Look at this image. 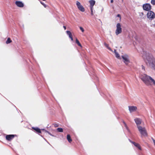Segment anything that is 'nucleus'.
I'll return each mask as SVG.
<instances>
[{
	"label": "nucleus",
	"mask_w": 155,
	"mask_h": 155,
	"mask_svg": "<svg viewBox=\"0 0 155 155\" xmlns=\"http://www.w3.org/2000/svg\"><path fill=\"white\" fill-rule=\"evenodd\" d=\"M139 77L147 85L150 86L153 84L155 86V81L151 77L145 74H140Z\"/></svg>",
	"instance_id": "1"
},
{
	"label": "nucleus",
	"mask_w": 155,
	"mask_h": 155,
	"mask_svg": "<svg viewBox=\"0 0 155 155\" xmlns=\"http://www.w3.org/2000/svg\"><path fill=\"white\" fill-rule=\"evenodd\" d=\"M143 58L147 64L155 71V59L152 55L150 54H147L146 56H143Z\"/></svg>",
	"instance_id": "2"
},
{
	"label": "nucleus",
	"mask_w": 155,
	"mask_h": 155,
	"mask_svg": "<svg viewBox=\"0 0 155 155\" xmlns=\"http://www.w3.org/2000/svg\"><path fill=\"white\" fill-rule=\"evenodd\" d=\"M137 128L142 137L147 136V133L145 127L138 126Z\"/></svg>",
	"instance_id": "3"
},
{
	"label": "nucleus",
	"mask_w": 155,
	"mask_h": 155,
	"mask_svg": "<svg viewBox=\"0 0 155 155\" xmlns=\"http://www.w3.org/2000/svg\"><path fill=\"white\" fill-rule=\"evenodd\" d=\"M121 59L123 61L126 65H127L130 62L129 56L127 54H123L121 55Z\"/></svg>",
	"instance_id": "4"
},
{
	"label": "nucleus",
	"mask_w": 155,
	"mask_h": 155,
	"mask_svg": "<svg viewBox=\"0 0 155 155\" xmlns=\"http://www.w3.org/2000/svg\"><path fill=\"white\" fill-rule=\"evenodd\" d=\"M122 32L121 25L120 23H118L116 25V29L115 31V34L116 35L121 33Z\"/></svg>",
	"instance_id": "5"
},
{
	"label": "nucleus",
	"mask_w": 155,
	"mask_h": 155,
	"mask_svg": "<svg viewBox=\"0 0 155 155\" xmlns=\"http://www.w3.org/2000/svg\"><path fill=\"white\" fill-rule=\"evenodd\" d=\"M147 18L150 20H152L155 18L154 13L152 11H149L147 14Z\"/></svg>",
	"instance_id": "6"
},
{
	"label": "nucleus",
	"mask_w": 155,
	"mask_h": 155,
	"mask_svg": "<svg viewBox=\"0 0 155 155\" xmlns=\"http://www.w3.org/2000/svg\"><path fill=\"white\" fill-rule=\"evenodd\" d=\"M76 5L79 10L82 12H84V8L82 5H81V3L79 2L78 1L76 2Z\"/></svg>",
	"instance_id": "7"
},
{
	"label": "nucleus",
	"mask_w": 155,
	"mask_h": 155,
	"mask_svg": "<svg viewBox=\"0 0 155 155\" xmlns=\"http://www.w3.org/2000/svg\"><path fill=\"white\" fill-rule=\"evenodd\" d=\"M143 7V9L146 11H149L151 9V6L149 4L147 3L144 4Z\"/></svg>",
	"instance_id": "8"
},
{
	"label": "nucleus",
	"mask_w": 155,
	"mask_h": 155,
	"mask_svg": "<svg viewBox=\"0 0 155 155\" xmlns=\"http://www.w3.org/2000/svg\"><path fill=\"white\" fill-rule=\"evenodd\" d=\"M134 120L136 124L137 128L138 126H141L140 125L141 124L142 122V120L139 118H137L134 119Z\"/></svg>",
	"instance_id": "9"
},
{
	"label": "nucleus",
	"mask_w": 155,
	"mask_h": 155,
	"mask_svg": "<svg viewBox=\"0 0 155 155\" xmlns=\"http://www.w3.org/2000/svg\"><path fill=\"white\" fill-rule=\"evenodd\" d=\"M128 108L129 111L131 113L136 111L137 110V107L136 106H129Z\"/></svg>",
	"instance_id": "10"
},
{
	"label": "nucleus",
	"mask_w": 155,
	"mask_h": 155,
	"mask_svg": "<svg viewBox=\"0 0 155 155\" xmlns=\"http://www.w3.org/2000/svg\"><path fill=\"white\" fill-rule=\"evenodd\" d=\"M15 4L17 6L21 8L23 7L24 5V4L20 1H16Z\"/></svg>",
	"instance_id": "11"
},
{
	"label": "nucleus",
	"mask_w": 155,
	"mask_h": 155,
	"mask_svg": "<svg viewBox=\"0 0 155 155\" xmlns=\"http://www.w3.org/2000/svg\"><path fill=\"white\" fill-rule=\"evenodd\" d=\"M89 2L90 4V8H93V6L95 3V1L94 0H90Z\"/></svg>",
	"instance_id": "12"
},
{
	"label": "nucleus",
	"mask_w": 155,
	"mask_h": 155,
	"mask_svg": "<svg viewBox=\"0 0 155 155\" xmlns=\"http://www.w3.org/2000/svg\"><path fill=\"white\" fill-rule=\"evenodd\" d=\"M15 136L14 135H8L6 136V138L8 140H12Z\"/></svg>",
	"instance_id": "13"
},
{
	"label": "nucleus",
	"mask_w": 155,
	"mask_h": 155,
	"mask_svg": "<svg viewBox=\"0 0 155 155\" xmlns=\"http://www.w3.org/2000/svg\"><path fill=\"white\" fill-rule=\"evenodd\" d=\"M114 53L116 58L119 59H121V56H120V55L116 51V50L115 49L114 50Z\"/></svg>",
	"instance_id": "14"
},
{
	"label": "nucleus",
	"mask_w": 155,
	"mask_h": 155,
	"mask_svg": "<svg viewBox=\"0 0 155 155\" xmlns=\"http://www.w3.org/2000/svg\"><path fill=\"white\" fill-rule=\"evenodd\" d=\"M132 143L133 144H134V145L135 147H137L138 149H139L140 150H141V147L139 145V144L135 143L134 142H132Z\"/></svg>",
	"instance_id": "15"
},
{
	"label": "nucleus",
	"mask_w": 155,
	"mask_h": 155,
	"mask_svg": "<svg viewBox=\"0 0 155 155\" xmlns=\"http://www.w3.org/2000/svg\"><path fill=\"white\" fill-rule=\"evenodd\" d=\"M32 128L38 133H41L40 129L38 127H32Z\"/></svg>",
	"instance_id": "16"
},
{
	"label": "nucleus",
	"mask_w": 155,
	"mask_h": 155,
	"mask_svg": "<svg viewBox=\"0 0 155 155\" xmlns=\"http://www.w3.org/2000/svg\"><path fill=\"white\" fill-rule=\"evenodd\" d=\"M67 139L68 142L70 143L72 141V139L71 138V137L69 134H68L67 135Z\"/></svg>",
	"instance_id": "17"
},
{
	"label": "nucleus",
	"mask_w": 155,
	"mask_h": 155,
	"mask_svg": "<svg viewBox=\"0 0 155 155\" xmlns=\"http://www.w3.org/2000/svg\"><path fill=\"white\" fill-rule=\"evenodd\" d=\"M104 45L105 46H106L107 48V49H108L110 51L113 52V51H112V50L110 47L108 46V45L106 43H104Z\"/></svg>",
	"instance_id": "18"
},
{
	"label": "nucleus",
	"mask_w": 155,
	"mask_h": 155,
	"mask_svg": "<svg viewBox=\"0 0 155 155\" xmlns=\"http://www.w3.org/2000/svg\"><path fill=\"white\" fill-rule=\"evenodd\" d=\"M66 32L67 34L68 35L70 38H71L72 37V35L70 31H66Z\"/></svg>",
	"instance_id": "19"
},
{
	"label": "nucleus",
	"mask_w": 155,
	"mask_h": 155,
	"mask_svg": "<svg viewBox=\"0 0 155 155\" xmlns=\"http://www.w3.org/2000/svg\"><path fill=\"white\" fill-rule=\"evenodd\" d=\"M76 43L78 45V46L81 47H82V46L81 45L79 42V41L77 38L76 39Z\"/></svg>",
	"instance_id": "20"
},
{
	"label": "nucleus",
	"mask_w": 155,
	"mask_h": 155,
	"mask_svg": "<svg viewBox=\"0 0 155 155\" xmlns=\"http://www.w3.org/2000/svg\"><path fill=\"white\" fill-rule=\"evenodd\" d=\"M12 41L11 40L10 38H8L6 41V43L7 44H8L12 42Z\"/></svg>",
	"instance_id": "21"
},
{
	"label": "nucleus",
	"mask_w": 155,
	"mask_h": 155,
	"mask_svg": "<svg viewBox=\"0 0 155 155\" xmlns=\"http://www.w3.org/2000/svg\"><path fill=\"white\" fill-rule=\"evenodd\" d=\"M57 130L59 132H63V129L62 128H58Z\"/></svg>",
	"instance_id": "22"
},
{
	"label": "nucleus",
	"mask_w": 155,
	"mask_h": 155,
	"mask_svg": "<svg viewBox=\"0 0 155 155\" xmlns=\"http://www.w3.org/2000/svg\"><path fill=\"white\" fill-rule=\"evenodd\" d=\"M151 3L153 5H155V0H151Z\"/></svg>",
	"instance_id": "23"
},
{
	"label": "nucleus",
	"mask_w": 155,
	"mask_h": 155,
	"mask_svg": "<svg viewBox=\"0 0 155 155\" xmlns=\"http://www.w3.org/2000/svg\"><path fill=\"white\" fill-rule=\"evenodd\" d=\"M40 3H41L43 5V6L45 7V8H46V7H47V5H46L44 3H43L42 2H40Z\"/></svg>",
	"instance_id": "24"
},
{
	"label": "nucleus",
	"mask_w": 155,
	"mask_h": 155,
	"mask_svg": "<svg viewBox=\"0 0 155 155\" xmlns=\"http://www.w3.org/2000/svg\"><path fill=\"white\" fill-rule=\"evenodd\" d=\"M81 31L83 32L84 31V29H83V28L81 27H79Z\"/></svg>",
	"instance_id": "25"
},
{
	"label": "nucleus",
	"mask_w": 155,
	"mask_h": 155,
	"mask_svg": "<svg viewBox=\"0 0 155 155\" xmlns=\"http://www.w3.org/2000/svg\"><path fill=\"white\" fill-rule=\"evenodd\" d=\"M93 8H90L91 14L92 15H93Z\"/></svg>",
	"instance_id": "26"
},
{
	"label": "nucleus",
	"mask_w": 155,
	"mask_h": 155,
	"mask_svg": "<svg viewBox=\"0 0 155 155\" xmlns=\"http://www.w3.org/2000/svg\"><path fill=\"white\" fill-rule=\"evenodd\" d=\"M124 125H125L126 129H127V130L128 131H129V130L128 128V127H127L126 123H125L124 122Z\"/></svg>",
	"instance_id": "27"
},
{
	"label": "nucleus",
	"mask_w": 155,
	"mask_h": 155,
	"mask_svg": "<svg viewBox=\"0 0 155 155\" xmlns=\"http://www.w3.org/2000/svg\"><path fill=\"white\" fill-rule=\"evenodd\" d=\"M54 126L55 127H58L59 126L58 125L56 124H53Z\"/></svg>",
	"instance_id": "28"
},
{
	"label": "nucleus",
	"mask_w": 155,
	"mask_h": 155,
	"mask_svg": "<svg viewBox=\"0 0 155 155\" xmlns=\"http://www.w3.org/2000/svg\"><path fill=\"white\" fill-rule=\"evenodd\" d=\"M152 139L153 141L154 145L155 146V140L153 138H152Z\"/></svg>",
	"instance_id": "29"
},
{
	"label": "nucleus",
	"mask_w": 155,
	"mask_h": 155,
	"mask_svg": "<svg viewBox=\"0 0 155 155\" xmlns=\"http://www.w3.org/2000/svg\"><path fill=\"white\" fill-rule=\"evenodd\" d=\"M117 17H119L120 18V19H121V17L120 15V14L117 15Z\"/></svg>",
	"instance_id": "30"
},
{
	"label": "nucleus",
	"mask_w": 155,
	"mask_h": 155,
	"mask_svg": "<svg viewBox=\"0 0 155 155\" xmlns=\"http://www.w3.org/2000/svg\"><path fill=\"white\" fill-rule=\"evenodd\" d=\"M46 132H47L49 134H50V135L52 136H53L49 132H48V131H46Z\"/></svg>",
	"instance_id": "31"
},
{
	"label": "nucleus",
	"mask_w": 155,
	"mask_h": 155,
	"mask_svg": "<svg viewBox=\"0 0 155 155\" xmlns=\"http://www.w3.org/2000/svg\"><path fill=\"white\" fill-rule=\"evenodd\" d=\"M142 68L143 69V70L144 69V67L143 66V65L142 66Z\"/></svg>",
	"instance_id": "32"
},
{
	"label": "nucleus",
	"mask_w": 155,
	"mask_h": 155,
	"mask_svg": "<svg viewBox=\"0 0 155 155\" xmlns=\"http://www.w3.org/2000/svg\"><path fill=\"white\" fill-rule=\"evenodd\" d=\"M63 27H64V30H65L66 29V27L65 26H64Z\"/></svg>",
	"instance_id": "33"
},
{
	"label": "nucleus",
	"mask_w": 155,
	"mask_h": 155,
	"mask_svg": "<svg viewBox=\"0 0 155 155\" xmlns=\"http://www.w3.org/2000/svg\"><path fill=\"white\" fill-rule=\"evenodd\" d=\"M113 0H111L110 2L112 3L113 2Z\"/></svg>",
	"instance_id": "34"
},
{
	"label": "nucleus",
	"mask_w": 155,
	"mask_h": 155,
	"mask_svg": "<svg viewBox=\"0 0 155 155\" xmlns=\"http://www.w3.org/2000/svg\"><path fill=\"white\" fill-rule=\"evenodd\" d=\"M71 39V41H73V38H72V37L71 38H70Z\"/></svg>",
	"instance_id": "35"
}]
</instances>
